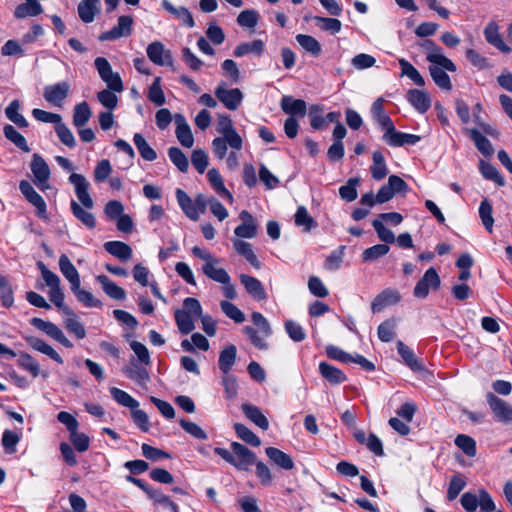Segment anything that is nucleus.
Returning <instances> with one entry per match:
<instances>
[{
    "label": "nucleus",
    "mask_w": 512,
    "mask_h": 512,
    "mask_svg": "<svg viewBox=\"0 0 512 512\" xmlns=\"http://www.w3.org/2000/svg\"><path fill=\"white\" fill-rule=\"evenodd\" d=\"M176 199L184 214L193 221L199 219V210L190 196L182 189H176Z\"/></svg>",
    "instance_id": "obj_27"
},
{
    "label": "nucleus",
    "mask_w": 512,
    "mask_h": 512,
    "mask_svg": "<svg viewBox=\"0 0 512 512\" xmlns=\"http://www.w3.org/2000/svg\"><path fill=\"white\" fill-rule=\"evenodd\" d=\"M18 365L31 373L33 377H37L40 374V365L35 358L26 352H21L18 358Z\"/></svg>",
    "instance_id": "obj_56"
},
{
    "label": "nucleus",
    "mask_w": 512,
    "mask_h": 512,
    "mask_svg": "<svg viewBox=\"0 0 512 512\" xmlns=\"http://www.w3.org/2000/svg\"><path fill=\"white\" fill-rule=\"evenodd\" d=\"M298 44L312 56L317 57L321 54V44L316 38L306 34H297L295 37Z\"/></svg>",
    "instance_id": "obj_46"
},
{
    "label": "nucleus",
    "mask_w": 512,
    "mask_h": 512,
    "mask_svg": "<svg viewBox=\"0 0 512 512\" xmlns=\"http://www.w3.org/2000/svg\"><path fill=\"white\" fill-rule=\"evenodd\" d=\"M215 96L227 109L232 111L238 109L243 100V94L240 89H227L223 83L219 84L215 89Z\"/></svg>",
    "instance_id": "obj_9"
},
{
    "label": "nucleus",
    "mask_w": 512,
    "mask_h": 512,
    "mask_svg": "<svg viewBox=\"0 0 512 512\" xmlns=\"http://www.w3.org/2000/svg\"><path fill=\"white\" fill-rule=\"evenodd\" d=\"M59 269L70 283L71 289H76L81 285L79 272L66 254H62L59 258Z\"/></svg>",
    "instance_id": "obj_19"
},
{
    "label": "nucleus",
    "mask_w": 512,
    "mask_h": 512,
    "mask_svg": "<svg viewBox=\"0 0 512 512\" xmlns=\"http://www.w3.org/2000/svg\"><path fill=\"white\" fill-rule=\"evenodd\" d=\"M133 18L131 16L123 15L118 18L117 25L112 29L103 32L99 36L100 41H114L122 37H127L132 32Z\"/></svg>",
    "instance_id": "obj_8"
},
{
    "label": "nucleus",
    "mask_w": 512,
    "mask_h": 512,
    "mask_svg": "<svg viewBox=\"0 0 512 512\" xmlns=\"http://www.w3.org/2000/svg\"><path fill=\"white\" fill-rule=\"evenodd\" d=\"M42 12V5L36 0H30L26 1V3L19 4L14 11V16L18 19H23L40 15Z\"/></svg>",
    "instance_id": "obj_40"
},
{
    "label": "nucleus",
    "mask_w": 512,
    "mask_h": 512,
    "mask_svg": "<svg viewBox=\"0 0 512 512\" xmlns=\"http://www.w3.org/2000/svg\"><path fill=\"white\" fill-rule=\"evenodd\" d=\"M264 48H265L264 42L260 39H257L252 42H243V43L239 44L234 49L233 54L235 57H242L249 53L261 55L264 51Z\"/></svg>",
    "instance_id": "obj_45"
},
{
    "label": "nucleus",
    "mask_w": 512,
    "mask_h": 512,
    "mask_svg": "<svg viewBox=\"0 0 512 512\" xmlns=\"http://www.w3.org/2000/svg\"><path fill=\"white\" fill-rule=\"evenodd\" d=\"M20 108V101L15 99L11 101L10 104L6 107L5 115L12 123H14L19 128H26L29 124L27 119L21 113H19Z\"/></svg>",
    "instance_id": "obj_41"
},
{
    "label": "nucleus",
    "mask_w": 512,
    "mask_h": 512,
    "mask_svg": "<svg viewBox=\"0 0 512 512\" xmlns=\"http://www.w3.org/2000/svg\"><path fill=\"white\" fill-rule=\"evenodd\" d=\"M175 321L179 331L187 335L192 332L195 328L193 316L189 315V312H185L184 310L177 309L175 311Z\"/></svg>",
    "instance_id": "obj_53"
},
{
    "label": "nucleus",
    "mask_w": 512,
    "mask_h": 512,
    "mask_svg": "<svg viewBox=\"0 0 512 512\" xmlns=\"http://www.w3.org/2000/svg\"><path fill=\"white\" fill-rule=\"evenodd\" d=\"M233 246L236 252L243 256L253 267L260 268L261 263L255 255L252 245L240 239L233 240Z\"/></svg>",
    "instance_id": "obj_39"
},
{
    "label": "nucleus",
    "mask_w": 512,
    "mask_h": 512,
    "mask_svg": "<svg viewBox=\"0 0 512 512\" xmlns=\"http://www.w3.org/2000/svg\"><path fill=\"white\" fill-rule=\"evenodd\" d=\"M217 132L223 137H231L232 142L235 139H242L233 126L232 120L228 115H219L217 122Z\"/></svg>",
    "instance_id": "obj_44"
},
{
    "label": "nucleus",
    "mask_w": 512,
    "mask_h": 512,
    "mask_svg": "<svg viewBox=\"0 0 512 512\" xmlns=\"http://www.w3.org/2000/svg\"><path fill=\"white\" fill-rule=\"evenodd\" d=\"M237 348L231 344L225 347L219 355L218 366L223 374H228L236 361Z\"/></svg>",
    "instance_id": "obj_37"
},
{
    "label": "nucleus",
    "mask_w": 512,
    "mask_h": 512,
    "mask_svg": "<svg viewBox=\"0 0 512 512\" xmlns=\"http://www.w3.org/2000/svg\"><path fill=\"white\" fill-rule=\"evenodd\" d=\"M55 132L59 140L64 145L69 148H74L76 146V140L72 131L62 122V120L55 126Z\"/></svg>",
    "instance_id": "obj_63"
},
{
    "label": "nucleus",
    "mask_w": 512,
    "mask_h": 512,
    "mask_svg": "<svg viewBox=\"0 0 512 512\" xmlns=\"http://www.w3.org/2000/svg\"><path fill=\"white\" fill-rule=\"evenodd\" d=\"M161 5L165 11L174 16L185 26L189 28H193L195 26L193 16L186 7H176L169 0H162Z\"/></svg>",
    "instance_id": "obj_22"
},
{
    "label": "nucleus",
    "mask_w": 512,
    "mask_h": 512,
    "mask_svg": "<svg viewBox=\"0 0 512 512\" xmlns=\"http://www.w3.org/2000/svg\"><path fill=\"white\" fill-rule=\"evenodd\" d=\"M487 403L497 422L512 423V406L492 392L486 394Z\"/></svg>",
    "instance_id": "obj_5"
},
{
    "label": "nucleus",
    "mask_w": 512,
    "mask_h": 512,
    "mask_svg": "<svg viewBox=\"0 0 512 512\" xmlns=\"http://www.w3.org/2000/svg\"><path fill=\"white\" fill-rule=\"evenodd\" d=\"M373 163L370 167L371 175L374 180L380 181L388 174L385 158L382 152L374 151L372 155Z\"/></svg>",
    "instance_id": "obj_42"
},
{
    "label": "nucleus",
    "mask_w": 512,
    "mask_h": 512,
    "mask_svg": "<svg viewBox=\"0 0 512 512\" xmlns=\"http://www.w3.org/2000/svg\"><path fill=\"white\" fill-rule=\"evenodd\" d=\"M30 170L33 174L34 184L41 190L49 188L51 171L45 159L38 153H34L30 163Z\"/></svg>",
    "instance_id": "obj_2"
},
{
    "label": "nucleus",
    "mask_w": 512,
    "mask_h": 512,
    "mask_svg": "<svg viewBox=\"0 0 512 512\" xmlns=\"http://www.w3.org/2000/svg\"><path fill=\"white\" fill-rule=\"evenodd\" d=\"M19 190L25 199L36 208V214L41 219H47V205L43 197L33 188L27 180L19 182Z\"/></svg>",
    "instance_id": "obj_4"
},
{
    "label": "nucleus",
    "mask_w": 512,
    "mask_h": 512,
    "mask_svg": "<svg viewBox=\"0 0 512 512\" xmlns=\"http://www.w3.org/2000/svg\"><path fill=\"white\" fill-rule=\"evenodd\" d=\"M346 247L340 246L338 249L331 252L324 262V267L328 271H337L343 262L344 251Z\"/></svg>",
    "instance_id": "obj_61"
},
{
    "label": "nucleus",
    "mask_w": 512,
    "mask_h": 512,
    "mask_svg": "<svg viewBox=\"0 0 512 512\" xmlns=\"http://www.w3.org/2000/svg\"><path fill=\"white\" fill-rule=\"evenodd\" d=\"M174 121L176 124L175 134L180 144L185 148H191L194 144V137L186 118L177 113L174 115Z\"/></svg>",
    "instance_id": "obj_17"
},
{
    "label": "nucleus",
    "mask_w": 512,
    "mask_h": 512,
    "mask_svg": "<svg viewBox=\"0 0 512 512\" xmlns=\"http://www.w3.org/2000/svg\"><path fill=\"white\" fill-rule=\"evenodd\" d=\"M104 249L112 256L126 262L132 257V248L122 241H108L104 243Z\"/></svg>",
    "instance_id": "obj_30"
},
{
    "label": "nucleus",
    "mask_w": 512,
    "mask_h": 512,
    "mask_svg": "<svg viewBox=\"0 0 512 512\" xmlns=\"http://www.w3.org/2000/svg\"><path fill=\"white\" fill-rule=\"evenodd\" d=\"M3 133L5 138L12 142L17 148H19L23 152H30V147L25 137L22 134H20L14 126L10 124L4 125Z\"/></svg>",
    "instance_id": "obj_43"
},
{
    "label": "nucleus",
    "mask_w": 512,
    "mask_h": 512,
    "mask_svg": "<svg viewBox=\"0 0 512 512\" xmlns=\"http://www.w3.org/2000/svg\"><path fill=\"white\" fill-rule=\"evenodd\" d=\"M239 218L242 223L235 228V235L239 238H254L258 233V226L254 217L247 210H243L240 212Z\"/></svg>",
    "instance_id": "obj_14"
},
{
    "label": "nucleus",
    "mask_w": 512,
    "mask_h": 512,
    "mask_svg": "<svg viewBox=\"0 0 512 512\" xmlns=\"http://www.w3.org/2000/svg\"><path fill=\"white\" fill-rule=\"evenodd\" d=\"M282 111L291 117H304L307 112L306 102L302 99H295L292 96H283L280 101Z\"/></svg>",
    "instance_id": "obj_21"
},
{
    "label": "nucleus",
    "mask_w": 512,
    "mask_h": 512,
    "mask_svg": "<svg viewBox=\"0 0 512 512\" xmlns=\"http://www.w3.org/2000/svg\"><path fill=\"white\" fill-rule=\"evenodd\" d=\"M97 282L101 284L103 291L112 299L115 300H124L126 297L125 290L115 284L113 281L109 279L106 275H98L96 277Z\"/></svg>",
    "instance_id": "obj_34"
},
{
    "label": "nucleus",
    "mask_w": 512,
    "mask_h": 512,
    "mask_svg": "<svg viewBox=\"0 0 512 512\" xmlns=\"http://www.w3.org/2000/svg\"><path fill=\"white\" fill-rule=\"evenodd\" d=\"M24 339L27 344L34 350L50 357L58 364H63V359L59 353L43 339L36 336H25Z\"/></svg>",
    "instance_id": "obj_20"
},
{
    "label": "nucleus",
    "mask_w": 512,
    "mask_h": 512,
    "mask_svg": "<svg viewBox=\"0 0 512 512\" xmlns=\"http://www.w3.org/2000/svg\"><path fill=\"white\" fill-rule=\"evenodd\" d=\"M220 307L223 313L236 323H242L245 321L244 313L233 303L223 300L220 302Z\"/></svg>",
    "instance_id": "obj_64"
},
{
    "label": "nucleus",
    "mask_w": 512,
    "mask_h": 512,
    "mask_svg": "<svg viewBox=\"0 0 512 512\" xmlns=\"http://www.w3.org/2000/svg\"><path fill=\"white\" fill-rule=\"evenodd\" d=\"M360 178L353 177L348 179V181L339 188V195L341 199L346 202H352L357 199V187L360 184Z\"/></svg>",
    "instance_id": "obj_52"
},
{
    "label": "nucleus",
    "mask_w": 512,
    "mask_h": 512,
    "mask_svg": "<svg viewBox=\"0 0 512 512\" xmlns=\"http://www.w3.org/2000/svg\"><path fill=\"white\" fill-rule=\"evenodd\" d=\"M295 225L303 227L304 232H309L317 227V222L310 216L308 210L304 206H299L295 213Z\"/></svg>",
    "instance_id": "obj_50"
},
{
    "label": "nucleus",
    "mask_w": 512,
    "mask_h": 512,
    "mask_svg": "<svg viewBox=\"0 0 512 512\" xmlns=\"http://www.w3.org/2000/svg\"><path fill=\"white\" fill-rule=\"evenodd\" d=\"M455 445L463 451L468 457H474L477 453L475 440L465 434H459L455 438Z\"/></svg>",
    "instance_id": "obj_59"
},
{
    "label": "nucleus",
    "mask_w": 512,
    "mask_h": 512,
    "mask_svg": "<svg viewBox=\"0 0 512 512\" xmlns=\"http://www.w3.org/2000/svg\"><path fill=\"white\" fill-rule=\"evenodd\" d=\"M407 100L421 114L426 113L431 107V99L423 90L410 89L407 92Z\"/></svg>",
    "instance_id": "obj_23"
},
{
    "label": "nucleus",
    "mask_w": 512,
    "mask_h": 512,
    "mask_svg": "<svg viewBox=\"0 0 512 512\" xmlns=\"http://www.w3.org/2000/svg\"><path fill=\"white\" fill-rule=\"evenodd\" d=\"M240 282L244 286L246 292L258 301L267 299V294L263 284L255 277L241 274Z\"/></svg>",
    "instance_id": "obj_18"
},
{
    "label": "nucleus",
    "mask_w": 512,
    "mask_h": 512,
    "mask_svg": "<svg viewBox=\"0 0 512 512\" xmlns=\"http://www.w3.org/2000/svg\"><path fill=\"white\" fill-rule=\"evenodd\" d=\"M70 317L64 321L65 328L73 334L77 339H84L86 337V330L83 324L78 320L76 314H68Z\"/></svg>",
    "instance_id": "obj_57"
},
{
    "label": "nucleus",
    "mask_w": 512,
    "mask_h": 512,
    "mask_svg": "<svg viewBox=\"0 0 512 512\" xmlns=\"http://www.w3.org/2000/svg\"><path fill=\"white\" fill-rule=\"evenodd\" d=\"M134 144L141 155L146 161H154L157 158L156 151L147 143L145 138L140 133H135L133 137Z\"/></svg>",
    "instance_id": "obj_49"
},
{
    "label": "nucleus",
    "mask_w": 512,
    "mask_h": 512,
    "mask_svg": "<svg viewBox=\"0 0 512 512\" xmlns=\"http://www.w3.org/2000/svg\"><path fill=\"white\" fill-rule=\"evenodd\" d=\"M234 430L237 436L247 444L258 447L261 444L260 438L247 426L242 423H235Z\"/></svg>",
    "instance_id": "obj_55"
},
{
    "label": "nucleus",
    "mask_w": 512,
    "mask_h": 512,
    "mask_svg": "<svg viewBox=\"0 0 512 512\" xmlns=\"http://www.w3.org/2000/svg\"><path fill=\"white\" fill-rule=\"evenodd\" d=\"M400 299L401 295L396 289L387 288L380 292L372 301V312L379 313L385 307L397 304Z\"/></svg>",
    "instance_id": "obj_15"
},
{
    "label": "nucleus",
    "mask_w": 512,
    "mask_h": 512,
    "mask_svg": "<svg viewBox=\"0 0 512 512\" xmlns=\"http://www.w3.org/2000/svg\"><path fill=\"white\" fill-rule=\"evenodd\" d=\"M92 112L86 101L77 104L73 112V124L77 128L83 127L91 118Z\"/></svg>",
    "instance_id": "obj_51"
},
{
    "label": "nucleus",
    "mask_w": 512,
    "mask_h": 512,
    "mask_svg": "<svg viewBox=\"0 0 512 512\" xmlns=\"http://www.w3.org/2000/svg\"><path fill=\"white\" fill-rule=\"evenodd\" d=\"M110 394L112 398L123 407L129 408L130 410L139 407V402L122 389L112 387L110 388Z\"/></svg>",
    "instance_id": "obj_54"
},
{
    "label": "nucleus",
    "mask_w": 512,
    "mask_h": 512,
    "mask_svg": "<svg viewBox=\"0 0 512 512\" xmlns=\"http://www.w3.org/2000/svg\"><path fill=\"white\" fill-rule=\"evenodd\" d=\"M46 285L50 288L49 298L50 301L65 314H72V310L64 304V293L60 286V278L53 280L51 283L48 282Z\"/></svg>",
    "instance_id": "obj_29"
},
{
    "label": "nucleus",
    "mask_w": 512,
    "mask_h": 512,
    "mask_svg": "<svg viewBox=\"0 0 512 512\" xmlns=\"http://www.w3.org/2000/svg\"><path fill=\"white\" fill-rule=\"evenodd\" d=\"M69 91V83L62 81L53 85L46 86L43 91V96L45 100L50 104L56 107H62V103L67 98Z\"/></svg>",
    "instance_id": "obj_11"
},
{
    "label": "nucleus",
    "mask_w": 512,
    "mask_h": 512,
    "mask_svg": "<svg viewBox=\"0 0 512 512\" xmlns=\"http://www.w3.org/2000/svg\"><path fill=\"white\" fill-rule=\"evenodd\" d=\"M168 156L171 162L181 171L186 172L189 168V162L186 155L178 147H170Z\"/></svg>",
    "instance_id": "obj_60"
},
{
    "label": "nucleus",
    "mask_w": 512,
    "mask_h": 512,
    "mask_svg": "<svg viewBox=\"0 0 512 512\" xmlns=\"http://www.w3.org/2000/svg\"><path fill=\"white\" fill-rule=\"evenodd\" d=\"M267 457L278 467L284 470H292L294 461L290 455L275 447H268L265 450Z\"/></svg>",
    "instance_id": "obj_31"
},
{
    "label": "nucleus",
    "mask_w": 512,
    "mask_h": 512,
    "mask_svg": "<svg viewBox=\"0 0 512 512\" xmlns=\"http://www.w3.org/2000/svg\"><path fill=\"white\" fill-rule=\"evenodd\" d=\"M399 65L401 67L402 75L410 78L417 86L425 85L424 78L410 62L405 59H400Z\"/></svg>",
    "instance_id": "obj_58"
},
{
    "label": "nucleus",
    "mask_w": 512,
    "mask_h": 512,
    "mask_svg": "<svg viewBox=\"0 0 512 512\" xmlns=\"http://www.w3.org/2000/svg\"><path fill=\"white\" fill-rule=\"evenodd\" d=\"M319 373L331 385H340L347 380V376L342 370L327 362L319 364Z\"/></svg>",
    "instance_id": "obj_25"
},
{
    "label": "nucleus",
    "mask_w": 512,
    "mask_h": 512,
    "mask_svg": "<svg viewBox=\"0 0 512 512\" xmlns=\"http://www.w3.org/2000/svg\"><path fill=\"white\" fill-rule=\"evenodd\" d=\"M99 0H82L77 7L79 18L84 23H91L94 21L96 14L99 10Z\"/></svg>",
    "instance_id": "obj_33"
},
{
    "label": "nucleus",
    "mask_w": 512,
    "mask_h": 512,
    "mask_svg": "<svg viewBox=\"0 0 512 512\" xmlns=\"http://www.w3.org/2000/svg\"><path fill=\"white\" fill-rule=\"evenodd\" d=\"M440 277L435 268L426 270L423 277L416 283L413 294L416 298L424 299L429 294V289L437 290L440 287Z\"/></svg>",
    "instance_id": "obj_7"
},
{
    "label": "nucleus",
    "mask_w": 512,
    "mask_h": 512,
    "mask_svg": "<svg viewBox=\"0 0 512 512\" xmlns=\"http://www.w3.org/2000/svg\"><path fill=\"white\" fill-rule=\"evenodd\" d=\"M241 410L245 417L249 419L252 423H254L256 426H258L262 430H268L269 421L259 407L249 403H244L241 406Z\"/></svg>",
    "instance_id": "obj_26"
},
{
    "label": "nucleus",
    "mask_w": 512,
    "mask_h": 512,
    "mask_svg": "<svg viewBox=\"0 0 512 512\" xmlns=\"http://www.w3.org/2000/svg\"><path fill=\"white\" fill-rule=\"evenodd\" d=\"M231 137H216L212 140V150L214 153V156L219 159L223 160L227 156V150L228 146L232 150L240 151L243 147V139H235L234 142H232Z\"/></svg>",
    "instance_id": "obj_13"
},
{
    "label": "nucleus",
    "mask_w": 512,
    "mask_h": 512,
    "mask_svg": "<svg viewBox=\"0 0 512 512\" xmlns=\"http://www.w3.org/2000/svg\"><path fill=\"white\" fill-rule=\"evenodd\" d=\"M420 46L426 51V60L431 64L442 66L449 72H455L457 70L452 60L443 55L442 48L436 45L432 40H423Z\"/></svg>",
    "instance_id": "obj_3"
},
{
    "label": "nucleus",
    "mask_w": 512,
    "mask_h": 512,
    "mask_svg": "<svg viewBox=\"0 0 512 512\" xmlns=\"http://www.w3.org/2000/svg\"><path fill=\"white\" fill-rule=\"evenodd\" d=\"M484 37L490 45L494 46L502 53L509 54L512 51L511 47L504 42L496 22L491 21L487 24L484 29Z\"/></svg>",
    "instance_id": "obj_16"
},
{
    "label": "nucleus",
    "mask_w": 512,
    "mask_h": 512,
    "mask_svg": "<svg viewBox=\"0 0 512 512\" xmlns=\"http://www.w3.org/2000/svg\"><path fill=\"white\" fill-rule=\"evenodd\" d=\"M448 71L442 66L431 64L429 66V72L431 75V78L433 79L434 83L442 90L450 91L452 90V83L450 80L449 75L446 73Z\"/></svg>",
    "instance_id": "obj_35"
},
{
    "label": "nucleus",
    "mask_w": 512,
    "mask_h": 512,
    "mask_svg": "<svg viewBox=\"0 0 512 512\" xmlns=\"http://www.w3.org/2000/svg\"><path fill=\"white\" fill-rule=\"evenodd\" d=\"M69 182L74 186L75 194L82 204V206L75 200L70 203L71 211L75 218L81 221L89 229H93L96 226V219L94 215L86 209L93 208L94 202L89 194V182L87 179L77 173H72L69 176Z\"/></svg>",
    "instance_id": "obj_1"
},
{
    "label": "nucleus",
    "mask_w": 512,
    "mask_h": 512,
    "mask_svg": "<svg viewBox=\"0 0 512 512\" xmlns=\"http://www.w3.org/2000/svg\"><path fill=\"white\" fill-rule=\"evenodd\" d=\"M231 448L234 454L236 455L235 467L237 469L247 471L249 470L251 465L256 463V455L243 444L238 442H232Z\"/></svg>",
    "instance_id": "obj_12"
},
{
    "label": "nucleus",
    "mask_w": 512,
    "mask_h": 512,
    "mask_svg": "<svg viewBox=\"0 0 512 512\" xmlns=\"http://www.w3.org/2000/svg\"><path fill=\"white\" fill-rule=\"evenodd\" d=\"M469 135L481 154L486 157H489L493 154L494 150L491 142L485 136H483L479 130L470 129Z\"/></svg>",
    "instance_id": "obj_48"
},
{
    "label": "nucleus",
    "mask_w": 512,
    "mask_h": 512,
    "mask_svg": "<svg viewBox=\"0 0 512 512\" xmlns=\"http://www.w3.org/2000/svg\"><path fill=\"white\" fill-rule=\"evenodd\" d=\"M32 326L56 340L66 348H72L73 343L65 336L63 331L54 323L34 317L30 320Z\"/></svg>",
    "instance_id": "obj_6"
},
{
    "label": "nucleus",
    "mask_w": 512,
    "mask_h": 512,
    "mask_svg": "<svg viewBox=\"0 0 512 512\" xmlns=\"http://www.w3.org/2000/svg\"><path fill=\"white\" fill-rule=\"evenodd\" d=\"M123 373L127 378L136 382L140 386H146L150 381L149 372L146 369V366H141L134 360H131L129 366L123 368Z\"/></svg>",
    "instance_id": "obj_24"
},
{
    "label": "nucleus",
    "mask_w": 512,
    "mask_h": 512,
    "mask_svg": "<svg viewBox=\"0 0 512 512\" xmlns=\"http://www.w3.org/2000/svg\"><path fill=\"white\" fill-rule=\"evenodd\" d=\"M479 170L485 179L495 182L500 187L505 185V179L491 163L480 160Z\"/></svg>",
    "instance_id": "obj_47"
},
{
    "label": "nucleus",
    "mask_w": 512,
    "mask_h": 512,
    "mask_svg": "<svg viewBox=\"0 0 512 512\" xmlns=\"http://www.w3.org/2000/svg\"><path fill=\"white\" fill-rule=\"evenodd\" d=\"M390 251V248L386 244H377L372 247L365 249L362 253V259L365 262H371L378 260L385 256Z\"/></svg>",
    "instance_id": "obj_62"
},
{
    "label": "nucleus",
    "mask_w": 512,
    "mask_h": 512,
    "mask_svg": "<svg viewBox=\"0 0 512 512\" xmlns=\"http://www.w3.org/2000/svg\"><path fill=\"white\" fill-rule=\"evenodd\" d=\"M218 265L219 263H205L202 266V271L209 279L220 284H226L231 281V278L228 272L225 269L218 267Z\"/></svg>",
    "instance_id": "obj_38"
},
{
    "label": "nucleus",
    "mask_w": 512,
    "mask_h": 512,
    "mask_svg": "<svg viewBox=\"0 0 512 512\" xmlns=\"http://www.w3.org/2000/svg\"><path fill=\"white\" fill-rule=\"evenodd\" d=\"M207 178L212 186V188L215 190V192L223 197L224 199L228 200L230 203L233 201L232 194L225 188L224 181L222 176L220 175L219 171L215 168H211L207 172Z\"/></svg>",
    "instance_id": "obj_32"
},
{
    "label": "nucleus",
    "mask_w": 512,
    "mask_h": 512,
    "mask_svg": "<svg viewBox=\"0 0 512 512\" xmlns=\"http://www.w3.org/2000/svg\"><path fill=\"white\" fill-rule=\"evenodd\" d=\"M397 351L404 363L414 372L424 371L422 362L416 357L413 350L405 345L402 341H398L396 344Z\"/></svg>",
    "instance_id": "obj_28"
},
{
    "label": "nucleus",
    "mask_w": 512,
    "mask_h": 512,
    "mask_svg": "<svg viewBox=\"0 0 512 512\" xmlns=\"http://www.w3.org/2000/svg\"><path fill=\"white\" fill-rule=\"evenodd\" d=\"M147 56L151 62L159 66H171L173 57L170 50L166 49L160 41H154L147 46Z\"/></svg>",
    "instance_id": "obj_10"
},
{
    "label": "nucleus",
    "mask_w": 512,
    "mask_h": 512,
    "mask_svg": "<svg viewBox=\"0 0 512 512\" xmlns=\"http://www.w3.org/2000/svg\"><path fill=\"white\" fill-rule=\"evenodd\" d=\"M371 113L373 118L384 131L388 128H390V130L392 129V125H394V123L389 115L385 112L383 100L381 98H378L373 102Z\"/></svg>",
    "instance_id": "obj_36"
}]
</instances>
